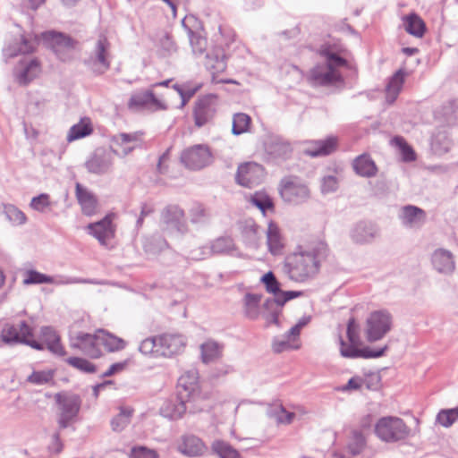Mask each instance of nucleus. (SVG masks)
<instances>
[{
	"instance_id": "nucleus-1",
	"label": "nucleus",
	"mask_w": 458,
	"mask_h": 458,
	"mask_svg": "<svg viewBox=\"0 0 458 458\" xmlns=\"http://www.w3.org/2000/svg\"><path fill=\"white\" fill-rule=\"evenodd\" d=\"M319 54L324 62L318 63L309 72L308 79L315 86H329L343 82L340 68L347 64L346 60L340 56L329 46H322Z\"/></svg>"
},
{
	"instance_id": "nucleus-2",
	"label": "nucleus",
	"mask_w": 458,
	"mask_h": 458,
	"mask_svg": "<svg viewBox=\"0 0 458 458\" xmlns=\"http://www.w3.org/2000/svg\"><path fill=\"white\" fill-rule=\"evenodd\" d=\"M319 270V261L312 250L299 251L290 255L284 264L288 278L296 283L313 279Z\"/></svg>"
},
{
	"instance_id": "nucleus-3",
	"label": "nucleus",
	"mask_w": 458,
	"mask_h": 458,
	"mask_svg": "<svg viewBox=\"0 0 458 458\" xmlns=\"http://www.w3.org/2000/svg\"><path fill=\"white\" fill-rule=\"evenodd\" d=\"M55 401L57 405L56 421L59 430L72 428L74 431L73 425L78 420L82 403L81 396L68 392L57 393Z\"/></svg>"
},
{
	"instance_id": "nucleus-4",
	"label": "nucleus",
	"mask_w": 458,
	"mask_h": 458,
	"mask_svg": "<svg viewBox=\"0 0 458 458\" xmlns=\"http://www.w3.org/2000/svg\"><path fill=\"white\" fill-rule=\"evenodd\" d=\"M375 434L386 443L405 440L411 433L410 428L399 417L386 416L380 418L375 425Z\"/></svg>"
},
{
	"instance_id": "nucleus-5",
	"label": "nucleus",
	"mask_w": 458,
	"mask_h": 458,
	"mask_svg": "<svg viewBox=\"0 0 458 458\" xmlns=\"http://www.w3.org/2000/svg\"><path fill=\"white\" fill-rule=\"evenodd\" d=\"M393 317L386 310L370 312L365 320L364 334L369 342L382 340L391 330Z\"/></svg>"
},
{
	"instance_id": "nucleus-6",
	"label": "nucleus",
	"mask_w": 458,
	"mask_h": 458,
	"mask_svg": "<svg viewBox=\"0 0 458 458\" xmlns=\"http://www.w3.org/2000/svg\"><path fill=\"white\" fill-rule=\"evenodd\" d=\"M279 192L284 201L292 205L302 204L310 198L308 185L295 176L283 178L279 184Z\"/></svg>"
},
{
	"instance_id": "nucleus-7",
	"label": "nucleus",
	"mask_w": 458,
	"mask_h": 458,
	"mask_svg": "<svg viewBox=\"0 0 458 458\" xmlns=\"http://www.w3.org/2000/svg\"><path fill=\"white\" fill-rule=\"evenodd\" d=\"M218 108V98L215 94L199 97L195 102L193 109L194 123L202 127L209 123L216 116Z\"/></svg>"
},
{
	"instance_id": "nucleus-8",
	"label": "nucleus",
	"mask_w": 458,
	"mask_h": 458,
	"mask_svg": "<svg viewBox=\"0 0 458 458\" xmlns=\"http://www.w3.org/2000/svg\"><path fill=\"white\" fill-rule=\"evenodd\" d=\"M181 162L189 169L199 170L212 162V153L208 145L197 144L183 150Z\"/></svg>"
},
{
	"instance_id": "nucleus-9",
	"label": "nucleus",
	"mask_w": 458,
	"mask_h": 458,
	"mask_svg": "<svg viewBox=\"0 0 458 458\" xmlns=\"http://www.w3.org/2000/svg\"><path fill=\"white\" fill-rule=\"evenodd\" d=\"M303 295L301 291H280L276 297L268 298L263 305L262 315L268 322L277 324L284 305Z\"/></svg>"
},
{
	"instance_id": "nucleus-10",
	"label": "nucleus",
	"mask_w": 458,
	"mask_h": 458,
	"mask_svg": "<svg viewBox=\"0 0 458 458\" xmlns=\"http://www.w3.org/2000/svg\"><path fill=\"white\" fill-rule=\"evenodd\" d=\"M303 295L301 291H280L276 297L268 298L263 305L262 315L268 322L277 324L284 305Z\"/></svg>"
},
{
	"instance_id": "nucleus-11",
	"label": "nucleus",
	"mask_w": 458,
	"mask_h": 458,
	"mask_svg": "<svg viewBox=\"0 0 458 458\" xmlns=\"http://www.w3.org/2000/svg\"><path fill=\"white\" fill-rule=\"evenodd\" d=\"M114 153L104 148H96L87 158L85 167L90 174L102 175L112 171Z\"/></svg>"
},
{
	"instance_id": "nucleus-12",
	"label": "nucleus",
	"mask_w": 458,
	"mask_h": 458,
	"mask_svg": "<svg viewBox=\"0 0 458 458\" xmlns=\"http://www.w3.org/2000/svg\"><path fill=\"white\" fill-rule=\"evenodd\" d=\"M1 336L4 344H38L33 340V330L25 321L17 324H6Z\"/></svg>"
},
{
	"instance_id": "nucleus-13",
	"label": "nucleus",
	"mask_w": 458,
	"mask_h": 458,
	"mask_svg": "<svg viewBox=\"0 0 458 458\" xmlns=\"http://www.w3.org/2000/svg\"><path fill=\"white\" fill-rule=\"evenodd\" d=\"M265 178V171L261 165L255 162H246L238 166L236 182L241 186L253 188L260 184Z\"/></svg>"
},
{
	"instance_id": "nucleus-14",
	"label": "nucleus",
	"mask_w": 458,
	"mask_h": 458,
	"mask_svg": "<svg viewBox=\"0 0 458 458\" xmlns=\"http://www.w3.org/2000/svg\"><path fill=\"white\" fill-rule=\"evenodd\" d=\"M142 133L140 131L120 132L111 137V149L114 156L124 157L131 153L141 142Z\"/></svg>"
},
{
	"instance_id": "nucleus-15",
	"label": "nucleus",
	"mask_w": 458,
	"mask_h": 458,
	"mask_svg": "<svg viewBox=\"0 0 458 458\" xmlns=\"http://www.w3.org/2000/svg\"><path fill=\"white\" fill-rule=\"evenodd\" d=\"M161 222L165 230L183 235L188 232V225L183 210L176 205H169L161 213Z\"/></svg>"
},
{
	"instance_id": "nucleus-16",
	"label": "nucleus",
	"mask_w": 458,
	"mask_h": 458,
	"mask_svg": "<svg viewBox=\"0 0 458 458\" xmlns=\"http://www.w3.org/2000/svg\"><path fill=\"white\" fill-rule=\"evenodd\" d=\"M108 47L109 43L106 38L100 36L97 41L93 55L86 60V64L94 72L101 74L109 69Z\"/></svg>"
},
{
	"instance_id": "nucleus-17",
	"label": "nucleus",
	"mask_w": 458,
	"mask_h": 458,
	"mask_svg": "<svg viewBox=\"0 0 458 458\" xmlns=\"http://www.w3.org/2000/svg\"><path fill=\"white\" fill-rule=\"evenodd\" d=\"M350 236L357 244H370L380 236V228L374 222L360 221L352 227Z\"/></svg>"
},
{
	"instance_id": "nucleus-18",
	"label": "nucleus",
	"mask_w": 458,
	"mask_h": 458,
	"mask_svg": "<svg viewBox=\"0 0 458 458\" xmlns=\"http://www.w3.org/2000/svg\"><path fill=\"white\" fill-rule=\"evenodd\" d=\"M340 353L349 359H375L385 354L387 345L373 349L371 345H340Z\"/></svg>"
},
{
	"instance_id": "nucleus-19",
	"label": "nucleus",
	"mask_w": 458,
	"mask_h": 458,
	"mask_svg": "<svg viewBox=\"0 0 458 458\" xmlns=\"http://www.w3.org/2000/svg\"><path fill=\"white\" fill-rule=\"evenodd\" d=\"M398 218L403 227L408 229H419L426 222V213L419 207L406 205L400 209Z\"/></svg>"
},
{
	"instance_id": "nucleus-20",
	"label": "nucleus",
	"mask_w": 458,
	"mask_h": 458,
	"mask_svg": "<svg viewBox=\"0 0 458 458\" xmlns=\"http://www.w3.org/2000/svg\"><path fill=\"white\" fill-rule=\"evenodd\" d=\"M130 109L140 110L143 108H154L156 110L166 109V106L157 98L152 90L138 91L131 96L128 102Z\"/></svg>"
},
{
	"instance_id": "nucleus-21",
	"label": "nucleus",
	"mask_w": 458,
	"mask_h": 458,
	"mask_svg": "<svg viewBox=\"0 0 458 458\" xmlns=\"http://www.w3.org/2000/svg\"><path fill=\"white\" fill-rule=\"evenodd\" d=\"M87 230L88 233L95 237L103 246H106L107 242L114 238L115 233V229L110 216H106L98 222L89 224Z\"/></svg>"
},
{
	"instance_id": "nucleus-22",
	"label": "nucleus",
	"mask_w": 458,
	"mask_h": 458,
	"mask_svg": "<svg viewBox=\"0 0 458 458\" xmlns=\"http://www.w3.org/2000/svg\"><path fill=\"white\" fill-rule=\"evenodd\" d=\"M45 36L51 39L53 50L60 60L66 61L71 58V52L75 47L74 40L63 33L54 31L47 32Z\"/></svg>"
},
{
	"instance_id": "nucleus-23",
	"label": "nucleus",
	"mask_w": 458,
	"mask_h": 458,
	"mask_svg": "<svg viewBox=\"0 0 458 458\" xmlns=\"http://www.w3.org/2000/svg\"><path fill=\"white\" fill-rule=\"evenodd\" d=\"M190 399L191 397H187L181 390H178V394L174 399L164 403L160 412L165 418L178 420L185 413L186 403L190 402Z\"/></svg>"
},
{
	"instance_id": "nucleus-24",
	"label": "nucleus",
	"mask_w": 458,
	"mask_h": 458,
	"mask_svg": "<svg viewBox=\"0 0 458 458\" xmlns=\"http://www.w3.org/2000/svg\"><path fill=\"white\" fill-rule=\"evenodd\" d=\"M431 262L434 269L439 274L451 276L455 270L454 257L448 250H436L432 254Z\"/></svg>"
},
{
	"instance_id": "nucleus-25",
	"label": "nucleus",
	"mask_w": 458,
	"mask_h": 458,
	"mask_svg": "<svg viewBox=\"0 0 458 458\" xmlns=\"http://www.w3.org/2000/svg\"><path fill=\"white\" fill-rule=\"evenodd\" d=\"M337 139L330 136L325 140L307 142L303 153L311 157H323L331 154L336 148Z\"/></svg>"
},
{
	"instance_id": "nucleus-26",
	"label": "nucleus",
	"mask_w": 458,
	"mask_h": 458,
	"mask_svg": "<svg viewBox=\"0 0 458 458\" xmlns=\"http://www.w3.org/2000/svg\"><path fill=\"white\" fill-rule=\"evenodd\" d=\"M264 146L267 154L273 159H286L292 152L290 144L278 136L268 137Z\"/></svg>"
},
{
	"instance_id": "nucleus-27",
	"label": "nucleus",
	"mask_w": 458,
	"mask_h": 458,
	"mask_svg": "<svg viewBox=\"0 0 458 458\" xmlns=\"http://www.w3.org/2000/svg\"><path fill=\"white\" fill-rule=\"evenodd\" d=\"M40 72V66L36 59L21 60L15 69L14 74L17 81L27 85L34 80Z\"/></svg>"
},
{
	"instance_id": "nucleus-28",
	"label": "nucleus",
	"mask_w": 458,
	"mask_h": 458,
	"mask_svg": "<svg viewBox=\"0 0 458 458\" xmlns=\"http://www.w3.org/2000/svg\"><path fill=\"white\" fill-rule=\"evenodd\" d=\"M206 445L200 438L193 435L184 436L178 445V451L190 457L199 456L204 454Z\"/></svg>"
},
{
	"instance_id": "nucleus-29",
	"label": "nucleus",
	"mask_w": 458,
	"mask_h": 458,
	"mask_svg": "<svg viewBox=\"0 0 458 458\" xmlns=\"http://www.w3.org/2000/svg\"><path fill=\"white\" fill-rule=\"evenodd\" d=\"M36 39L30 37L21 36L19 42H13L4 49V53L7 57H14L18 55H25L32 53L36 47Z\"/></svg>"
},
{
	"instance_id": "nucleus-30",
	"label": "nucleus",
	"mask_w": 458,
	"mask_h": 458,
	"mask_svg": "<svg viewBox=\"0 0 458 458\" xmlns=\"http://www.w3.org/2000/svg\"><path fill=\"white\" fill-rule=\"evenodd\" d=\"M404 30L415 38H422L426 32L424 21L415 13H411L402 18Z\"/></svg>"
},
{
	"instance_id": "nucleus-31",
	"label": "nucleus",
	"mask_w": 458,
	"mask_h": 458,
	"mask_svg": "<svg viewBox=\"0 0 458 458\" xmlns=\"http://www.w3.org/2000/svg\"><path fill=\"white\" fill-rule=\"evenodd\" d=\"M352 167L355 173L362 177L370 178L377 174V167L368 154H362L357 157L352 162Z\"/></svg>"
},
{
	"instance_id": "nucleus-32",
	"label": "nucleus",
	"mask_w": 458,
	"mask_h": 458,
	"mask_svg": "<svg viewBox=\"0 0 458 458\" xmlns=\"http://www.w3.org/2000/svg\"><path fill=\"white\" fill-rule=\"evenodd\" d=\"M76 197L81 206L83 214L86 216L95 214L98 203L97 199L88 189L80 183L76 184Z\"/></svg>"
},
{
	"instance_id": "nucleus-33",
	"label": "nucleus",
	"mask_w": 458,
	"mask_h": 458,
	"mask_svg": "<svg viewBox=\"0 0 458 458\" xmlns=\"http://www.w3.org/2000/svg\"><path fill=\"white\" fill-rule=\"evenodd\" d=\"M78 339L82 344H124L122 338L103 329H99L94 334H81L78 336Z\"/></svg>"
},
{
	"instance_id": "nucleus-34",
	"label": "nucleus",
	"mask_w": 458,
	"mask_h": 458,
	"mask_svg": "<svg viewBox=\"0 0 458 458\" xmlns=\"http://www.w3.org/2000/svg\"><path fill=\"white\" fill-rule=\"evenodd\" d=\"M199 374L197 369H192L182 374L178 379V389L187 397L192 398L198 388Z\"/></svg>"
},
{
	"instance_id": "nucleus-35",
	"label": "nucleus",
	"mask_w": 458,
	"mask_h": 458,
	"mask_svg": "<svg viewBox=\"0 0 458 458\" xmlns=\"http://www.w3.org/2000/svg\"><path fill=\"white\" fill-rule=\"evenodd\" d=\"M263 230L252 220H247L242 226V235L245 243L251 248H258Z\"/></svg>"
},
{
	"instance_id": "nucleus-36",
	"label": "nucleus",
	"mask_w": 458,
	"mask_h": 458,
	"mask_svg": "<svg viewBox=\"0 0 458 458\" xmlns=\"http://www.w3.org/2000/svg\"><path fill=\"white\" fill-rule=\"evenodd\" d=\"M267 415L278 425L291 424L295 417L294 412L286 411L281 403H273L268 405L267 408Z\"/></svg>"
},
{
	"instance_id": "nucleus-37",
	"label": "nucleus",
	"mask_w": 458,
	"mask_h": 458,
	"mask_svg": "<svg viewBox=\"0 0 458 458\" xmlns=\"http://www.w3.org/2000/svg\"><path fill=\"white\" fill-rule=\"evenodd\" d=\"M250 203L258 208L263 215L274 213L275 204L273 198L265 191H259L250 194Z\"/></svg>"
},
{
	"instance_id": "nucleus-38",
	"label": "nucleus",
	"mask_w": 458,
	"mask_h": 458,
	"mask_svg": "<svg viewBox=\"0 0 458 458\" xmlns=\"http://www.w3.org/2000/svg\"><path fill=\"white\" fill-rule=\"evenodd\" d=\"M267 242L269 251L277 255L281 252L284 243L283 238L276 224L270 222L267 231Z\"/></svg>"
},
{
	"instance_id": "nucleus-39",
	"label": "nucleus",
	"mask_w": 458,
	"mask_h": 458,
	"mask_svg": "<svg viewBox=\"0 0 458 458\" xmlns=\"http://www.w3.org/2000/svg\"><path fill=\"white\" fill-rule=\"evenodd\" d=\"M212 255L228 254L236 256L235 244L233 240L228 236L218 237L212 241L210 245Z\"/></svg>"
},
{
	"instance_id": "nucleus-40",
	"label": "nucleus",
	"mask_w": 458,
	"mask_h": 458,
	"mask_svg": "<svg viewBox=\"0 0 458 458\" xmlns=\"http://www.w3.org/2000/svg\"><path fill=\"white\" fill-rule=\"evenodd\" d=\"M172 347L173 345H139V351L150 359L170 358L174 353Z\"/></svg>"
},
{
	"instance_id": "nucleus-41",
	"label": "nucleus",
	"mask_w": 458,
	"mask_h": 458,
	"mask_svg": "<svg viewBox=\"0 0 458 458\" xmlns=\"http://www.w3.org/2000/svg\"><path fill=\"white\" fill-rule=\"evenodd\" d=\"M93 128L89 119L83 118L78 123L72 125L67 134V141L72 142L92 133Z\"/></svg>"
},
{
	"instance_id": "nucleus-42",
	"label": "nucleus",
	"mask_w": 458,
	"mask_h": 458,
	"mask_svg": "<svg viewBox=\"0 0 458 458\" xmlns=\"http://www.w3.org/2000/svg\"><path fill=\"white\" fill-rule=\"evenodd\" d=\"M142 247L148 255H157L167 247V242L161 235L154 234L143 239Z\"/></svg>"
},
{
	"instance_id": "nucleus-43",
	"label": "nucleus",
	"mask_w": 458,
	"mask_h": 458,
	"mask_svg": "<svg viewBox=\"0 0 458 458\" xmlns=\"http://www.w3.org/2000/svg\"><path fill=\"white\" fill-rule=\"evenodd\" d=\"M404 81V73L400 70L396 72L386 86V101L393 103L401 91Z\"/></svg>"
},
{
	"instance_id": "nucleus-44",
	"label": "nucleus",
	"mask_w": 458,
	"mask_h": 458,
	"mask_svg": "<svg viewBox=\"0 0 458 458\" xmlns=\"http://www.w3.org/2000/svg\"><path fill=\"white\" fill-rule=\"evenodd\" d=\"M3 213L5 218L13 226L22 225L27 222L26 215L13 204H2Z\"/></svg>"
},
{
	"instance_id": "nucleus-45",
	"label": "nucleus",
	"mask_w": 458,
	"mask_h": 458,
	"mask_svg": "<svg viewBox=\"0 0 458 458\" xmlns=\"http://www.w3.org/2000/svg\"><path fill=\"white\" fill-rule=\"evenodd\" d=\"M391 145L399 150L403 162H412L416 159L413 148L402 136H395L391 140Z\"/></svg>"
},
{
	"instance_id": "nucleus-46",
	"label": "nucleus",
	"mask_w": 458,
	"mask_h": 458,
	"mask_svg": "<svg viewBox=\"0 0 458 458\" xmlns=\"http://www.w3.org/2000/svg\"><path fill=\"white\" fill-rule=\"evenodd\" d=\"M185 339L182 335L165 333L158 335L147 337L141 344H184Z\"/></svg>"
},
{
	"instance_id": "nucleus-47",
	"label": "nucleus",
	"mask_w": 458,
	"mask_h": 458,
	"mask_svg": "<svg viewBox=\"0 0 458 458\" xmlns=\"http://www.w3.org/2000/svg\"><path fill=\"white\" fill-rule=\"evenodd\" d=\"M251 119L244 113H237L233 116L232 133L233 135H241L249 131Z\"/></svg>"
},
{
	"instance_id": "nucleus-48",
	"label": "nucleus",
	"mask_w": 458,
	"mask_h": 458,
	"mask_svg": "<svg viewBox=\"0 0 458 458\" xmlns=\"http://www.w3.org/2000/svg\"><path fill=\"white\" fill-rule=\"evenodd\" d=\"M243 301L245 315L251 319L257 318L259 313L260 295L247 293Z\"/></svg>"
},
{
	"instance_id": "nucleus-49",
	"label": "nucleus",
	"mask_w": 458,
	"mask_h": 458,
	"mask_svg": "<svg viewBox=\"0 0 458 458\" xmlns=\"http://www.w3.org/2000/svg\"><path fill=\"white\" fill-rule=\"evenodd\" d=\"M132 410L130 408H121L120 412L111 420V427L114 431H123L130 423Z\"/></svg>"
},
{
	"instance_id": "nucleus-50",
	"label": "nucleus",
	"mask_w": 458,
	"mask_h": 458,
	"mask_svg": "<svg viewBox=\"0 0 458 458\" xmlns=\"http://www.w3.org/2000/svg\"><path fill=\"white\" fill-rule=\"evenodd\" d=\"M212 449L220 458H242L236 449L222 440L214 441Z\"/></svg>"
},
{
	"instance_id": "nucleus-51",
	"label": "nucleus",
	"mask_w": 458,
	"mask_h": 458,
	"mask_svg": "<svg viewBox=\"0 0 458 458\" xmlns=\"http://www.w3.org/2000/svg\"><path fill=\"white\" fill-rule=\"evenodd\" d=\"M52 284L64 285V284H106V281L89 278H81L74 276H58L55 277V282Z\"/></svg>"
},
{
	"instance_id": "nucleus-52",
	"label": "nucleus",
	"mask_w": 458,
	"mask_h": 458,
	"mask_svg": "<svg viewBox=\"0 0 458 458\" xmlns=\"http://www.w3.org/2000/svg\"><path fill=\"white\" fill-rule=\"evenodd\" d=\"M201 87V83H197L193 86L189 83L183 84L182 86L178 84H174L173 86L182 98V106H184L196 94V92L200 89Z\"/></svg>"
},
{
	"instance_id": "nucleus-53",
	"label": "nucleus",
	"mask_w": 458,
	"mask_h": 458,
	"mask_svg": "<svg viewBox=\"0 0 458 458\" xmlns=\"http://www.w3.org/2000/svg\"><path fill=\"white\" fill-rule=\"evenodd\" d=\"M190 44L195 55L200 56L206 53L207 39L199 33L189 30Z\"/></svg>"
},
{
	"instance_id": "nucleus-54",
	"label": "nucleus",
	"mask_w": 458,
	"mask_h": 458,
	"mask_svg": "<svg viewBox=\"0 0 458 458\" xmlns=\"http://www.w3.org/2000/svg\"><path fill=\"white\" fill-rule=\"evenodd\" d=\"M223 345H200L203 363L208 364L221 357Z\"/></svg>"
},
{
	"instance_id": "nucleus-55",
	"label": "nucleus",
	"mask_w": 458,
	"mask_h": 458,
	"mask_svg": "<svg viewBox=\"0 0 458 458\" xmlns=\"http://www.w3.org/2000/svg\"><path fill=\"white\" fill-rule=\"evenodd\" d=\"M458 420V406L441 410L437 415V422L445 428L451 427Z\"/></svg>"
},
{
	"instance_id": "nucleus-56",
	"label": "nucleus",
	"mask_w": 458,
	"mask_h": 458,
	"mask_svg": "<svg viewBox=\"0 0 458 458\" xmlns=\"http://www.w3.org/2000/svg\"><path fill=\"white\" fill-rule=\"evenodd\" d=\"M360 333L361 328L360 323L355 318L351 317L346 325V336L349 344H361Z\"/></svg>"
},
{
	"instance_id": "nucleus-57",
	"label": "nucleus",
	"mask_w": 458,
	"mask_h": 458,
	"mask_svg": "<svg viewBox=\"0 0 458 458\" xmlns=\"http://www.w3.org/2000/svg\"><path fill=\"white\" fill-rule=\"evenodd\" d=\"M55 282V277L42 274L36 270H29L26 273V278L23 280V284H50Z\"/></svg>"
},
{
	"instance_id": "nucleus-58",
	"label": "nucleus",
	"mask_w": 458,
	"mask_h": 458,
	"mask_svg": "<svg viewBox=\"0 0 458 458\" xmlns=\"http://www.w3.org/2000/svg\"><path fill=\"white\" fill-rule=\"evenodd\" d=\"M260 282L265 285L266 291L272 293L274 297H276L281 291L280 283L272 271L264 274L260 278Z\"/></svg>"
},
{
	"instance_id": "nucleus-59",
	"label": "nucleus",
	"mask_w": 458,
	"mask_h": 458,
	"mask_svg": "<svg viewBox=\"0 0 458 458\" xmlns=\"http://www.w3.org/2000/svg\"><path fill=\"white\" fill-rule=\"evenodd\" d=\"M365 445V439L360 432L353 431L347 445L348 452L352 455L361 453Z\"/></svg>"
},
{
	"instance_id": "nucleus-60",
	"label": "nucleus",
	"mask_w": 458,
	"mask_h": 458,
	"mask_svg": "<svg viewBox=\"0 0 458 458\" xmlns=\"http://www.w3.org/2000/svg\"><path fill=\"white\" fill-rule=\"evenodd\" d=\"M54 378V371L51 369L48 370H39L33 371L31 375H30L27 378L28 382L41 386L44 384H47L52 381Z\"/></svg>"
},
{
	"instance_id": "nucleus-61",
	"label": "nucleus",
	"mask_w": 458,
	"mask_h": 458,
	"mask_svg": "<svg viewBox=\"0 0 458 458\" xmlns=\"http://www.w3.org/2000/svg\"><path fill=\"white\" fill-rule=\"evenodd\" d=\"M158 47L164 56H168L176 52V45L168 33H163L158 39Z\"/></svg>"
},
{
	"instance_id": "nucleus-62",
	"label": "nucleus",
	"mask_w": 458,
	"mask_h": 458,
	"mask_svg": "<svg viewBox=\"0 0 458 458\" xmlns=\"http://www.w3.org/2000/svg\"><path fill=\"white\" fill-rule=\"evenodd\" d=\"M65 360L69 365L82 372L93 373L96 371V366L83 358L69 357Z\"/></svg>"
},
{
	"instance_id": "nucleus-63",
	"label": "nucleus",
	"mask_w": 458,
	"mask_h": 458,
	"mask_svg": "<svg viewBox=\"0 0 458 458\" xmlns=\"http://www.w3.org/2000/svg\"><path fill=\"white\" fill-rule=\"evenodd\" d=\"M50 204L49 195L47 193H41L31 199L30 207L38 212L43 213L50 207Z\"/></svg>"
},
{
	"instance_id": "nucleus-64",
	"label": "nucleus",
	"mask_w": 458,
	"mask_h": 458,
	"mask_svg": "<svg viewBox=\"0 0 458 458\" xmlns=\"http://www.w3.org/2000/svg\"><path fill=\"white\" fill-rule=\"evenodd\" d=\"M130 458H159L155 450L145 446L133 447L130 454Z\"/></svg>"
}]
</instances>
